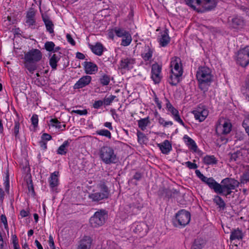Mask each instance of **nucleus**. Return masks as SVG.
I'll return each instance as SVG.
<instances>
[{
  "mask_svg": "<svg viewBox=\"0 0 249 249\" xmlns=\"http://www.w3.org/2000/svg\"><path fill=\"white\" fill-rule=\"evenodd\" d=\"M196 76L199 89L204 92L207 91L213 81L212 70L207 67H199L196 71Z\"/></svg>",
  "mask_w": 249,
  "mask_h": 249,
  "instance_id": "1",
  "label": "nucleus"
},
{
  "mask_svg": "<svg viewBox=\"0 0 249 249\" xmlns=\"http://www.w3.org/2000/svg\"><path fill=\"white\" fill-rule=\"evenodd\" d=\"M187 5L198 12L211 10L216 6L214 0H184Z\"/></svg>",
  "mask_w": 249,
  "mask_h": 249,
  "instance_id": "2",
  "label": "nucleus"
},
{
  "mask_svg": "<svg viewBox=\"0 0 249 249\" xmlns=\"http://www.w3.org/2000/svg\"><path fill=\"white\" fill-rule=\"evenodd\" d=\"M239 185V182L235 179L231 178H226L223 179L218 188L217 194H222L225 196L230 195L232 190H234Z\"/></svg>",
  "mask_w": 249,
  "mask_h": 249,
  "instance_id": "3",
  "label": "nucleus"
},
{
  "mask_svg": "<svg viewBox=\"0 0 249 249\" xmlns=\"http://www.w3.org/2000/svg\"><path fill=\"white\" fill-rule=\"evenodd\" d=\"M99 156L106 164L115 163L117 161V156L114 149L108 146H103L100 148Z\"/></svg>",
  "mask_w": 249,
  "mask_h": 249,
  "instance_id": "4",
  "label": "nucleus"
},
{
  "mask_svg": "<svg viewBox=\"0 0 249 249\" xmlns=\"http://www.w3.org/2000/svg\"><path fill=\"white\" fill-rule=\"evenodd\" d=\"M98 191H93L89 195V198L93 202H99L100 200L107 198L109 196V190L104 183H101L98 185Z\"/></svg>",
  "mask_w": 249,
  "mask_h": 249,
  "instance_id": "5",
  "label": "nucleus"
},
{
  "mask_svg": "<svg viewBox=\"0 0 249 249\" xmlns=\"http://www.w3.org/2000/svg\"><path fill=\"white\" fill-rule=\"evenodd\" d=\"M107 217V214L106 211L101 210L95 213L90 218L89 222L92 227H98L105 224Z\"/></svg>",
  "mask_w": 249,
  "mask_h": 249,
  "instance_id": "6",
  "label": "nucleus"
},
{
  "mask_svg": "<svg viewBox=\"0 0 249 249\" xmlns=\"http://www.w3.org/2000/svg\"><path fill=\"white\" fill-rule=\"evenodd\" d=\"M190 219V213L184 210H181L176 214V217L173 220V223L176 227H184L189 224Z\"/></svg>",
  "mask_w": 249,
  "mask_h": 249,
  "instance_id": "7",
  "label": "nucleus"
},
{
  "mask_svg": "<svg viewBox=\"0 0 249 249\" xmlns=\"http://www.w3.org/2000/svg\"><path fill=\"white\" fill-rule=\"evenodd\" d=\"M237 62L243 67L249 64V46L240 49L237 53Z\"/></svg>",
  "mask_w": 249,
  "mask_h": 249,
  "instance_id": "8",
  "label": "nucleus"
},
{
  "mask_svg": "<svg viewBox=\"0 0 249 249\" xmlns=\"http://www.w3.org/2000/svg\"><path fill=\"white\" fill-rule=\"evenodd\" d=\"M42 54L38 49H32L25 54L24 59L25 61L37 62L42 58Z\"/></svg>",
  "mask_w": 249,
  "mask_h": 249,
  "instance_id": "9",
  "label": "nucleus"
},
{
  "mask_svg": "<svg viewBox=\"0 0 249 249\" xmlns=\"http://www.w3.org/2000/svg\"><path fill=\"white\" fill-rule=\"evenodd\" d=\"M161 67L157 63H155L152 66L151 78L155 84L160 83L161 79L160 75Z\"/></svg>",
  "mask_w": 249,
  "mask_h": 249,
  "instance_id": "10",
  "label": "nucleus"
},
{
  "mask_svg": "<svg viewBox=\"0 0 249 249\" xmlns=\"http://www.w3.org/2000/svg\"><path fill=\"white\" fill-rule=\"evenodd\" d=\"M171 67H172L171 72L174 74H178L182 75L183 70L181 66L180 59L178 57H176L171 62Z\"/></svg>",
  "mask_w": 249,
  "mask_h": 249,
  "instance_id": "11",
  "label": "nucleus"
},
{
  "mask_svg": "<svg viewBox=\"0 0 249 249\" xmlns=\"http://www.w3.org/2000/svg\"><path fill=\"white\" fill-rule=\"evenodd\" d=\"M231 129V124L229 121L223 120L222 124H218L216 126V132L222 134H229Z\"/></svg>",
  "mask_w": 249,
  "mask_h": 249,
  "instance_id": "12",
  "label": "nucleus"
},
{
  "mask_svg": "<svg viewBox=\"0 0 249 249\" xmlns=\"http://www.w3.org/2000/svg\"><path fill=\"white\" fill-rule=\"evenodd\" d=\"M193 113L196 120L202 122L208 115V111L206 109L198 107L194 110Z\"/></svg>",
  "mask_w": 249,
  "mask_h": 249,
  "instance_id": "13",
  "label": "nucleus"
},
{
  "mask_svg": "<svg viewBox=\"0 0 249 249\" xmlns=\"http://www.w3.org/2000/svg\"><path fill=\"white\" fill-rule=\"evenodd\" d=\"M135 63V60L133 58L131 57L124 58L121 60L120 67L121 69L128 70L133 68Z\"/></svg>",
  "mask_w": 249,
  "mask_h": 249,
  "instance_id": "14",
  "label": "nucleus"
},
{
  "mask_svg": "<svg viewBox=\"0 0 249 249\" xmlns=\"http://www.w3.org/2000/svg\"><path fill=\"white\" fill-rule=\"evenodd\" d=\"M91 80V76L86 75L82 77L74 85V89H79L88 85Z\"/></svg>",
  "mask_w": 249,
  "mask_h": 249,
  "instance_id": "15",
  "label": "nucleus"
},
{
  "mask_svg": "<svg viewBox=\"0 0 249 249\" xmlns=\"http://www.w3.org/2000/svg\"><path fill=\"white\" fill-rule=\"evenodd\" d=\"M92 239L89 236H84L80 241L77 249H90Z\"/></svg>",
  "mask_w": 249,
  "mask_h": 249,
  "instance_id": "16",
  "label": "nucleus"
},
{
  "mask_svg": "<svg viewBox=\"0 0 249 249\" xmlns=\"http://www.w3.org/2000/svg\"><path fill=\"white\" fill-rule=\"evenodd\" d=\"M85 71L86 73L92 74L98 71L97 66L91 62H85L84 63Z\"/></svg>",
  "mask_w": 249,
  "mask_h": 249,
  "instance_id": "17",
  "label": "nucleus"
},
{
  "mask_svg": "<svg viewBox=\"0 0 249 249\" xmlns=\"http://www.w3.org/2000/svg\"><path fill=\"white\" fill-rule=\"evenodd\" d=\"M230 25L234 28H241L244 25V20L240 17H235L229 19Z\"/></svg>",
  "mask_w": 249,
  "mask_h": 249,
  "instance_id": "18",
  "label": "nucleus"
},
{
  "mask_svg": "<svg viewBox=\"0 0 249 249\" xmlns=\"http://www.w3.org/2000/svg\"><path fill=\"white\" fill-rule=\"evenodd\" d=\"M160 44L162 47L166 46L170 42V38L169 36L168 30H165L160 33V36L159 38Z\"/></svg>",
  "mask_w": 249,
  "mask_h": 249,
  "instance_id": "19",
  "label": "nucleus"
},
{
  "mask_svg": "<svg viewBox=\"0 0 249 249\" xmlns=\"http://www.w3.org/2000/svg\"><path fill=\"white\" fill-rule=\"evenodd\" d=\"M35 15L36 13L34 10L30 9L29 11H28L26 15V23L29 27L33 26L35 24Z\"/></svg>",
  "mask_w": 249,
  "mask_h": 249,
  "instance_id": "20",
  "label": "nucleus"
},
{
  "mask_svg": "<svg viewBox=\"0 0 249 249\" xmlns=\"http://www.w3.org/2000/svg\"><path fill=\"white\" fill-rule=\"evenodd\" d=\"M161 152L164 154H167L172 149V145L169 141L165 140L163 142L158 144Z\"/></svg>",
  "mask_w": 249,
  "mask_h": 249,
  "instance_id": "21",
  "label": "nucleus"
},
{
  "mask_svg": "<svg viewBox=\"0 0 249 249\" xmlns=\"http://www.w3.org/2000/svg\"><path fill=\"white\" fill-rule=\"evenodd\" d=\"M183 139L190 150L195 152H196L197 146L195 142L192 138L185 135L183 137Z\"/></svg>",
  "mask_w": 249,
  "mask_h": 249,
  "instance_id": "22",
  "label": "nucleus"
},
{
  "mask_svg": "<svg viewBox=\"0 0 249 249\" xmlns=\"http://www.w3.org/2000/svg\"><path fill=\"white\" fill-rule=\"evenodd\" d=\"M92 52L95 54L100 56L102 54L104 47L101 43L97 42L95 45H90Z\"/></svg>",
  "mask_w": 249,
  "mask_h": 249,
  "instance_id": "23",
  "label": "nucleus"
},
{
  "mask_svg": "<svg viewBox=\"0 0 249 249\" xmlns=\"http://www.w3.org/2000/svg\"><path fill=\"white\" fill-rule=\"evenodd\" d=\"M42 18L45 23L47 30L51 34L53 33V24L46 15H42Z\"/></svg>",
  "mask_w": 249,
  "mask_h": 249,
  "instance_id": "24",
  "label": "nucleus"
},
{
  "mask_svg": "<svg viewBox=\"0 0 249 249\" xmlns=\"http://www.w3.org/2000/svg\"><path fill=\"white\" fill-rule=\"evenodd\" d=\"M61 57L60 53L53 54L50 58L49 63L53 70H55L57 67V63Z\"/></svg>",
  "mask_w": 249,
  "mask_h": 249,
  "instance_id": "25",
  "label": "nucleus"
},
{
  "mask_svg": "<svg viewBox=\"0 0 249 249\" xmlns=\"http://www.w3.org/2000/svg\"><path fill=\"white\" fill-rule=\"evenodd\" d=\"M243 234L242 231L238 228L233 230L231 232L230 236L231 240H241L243 238Z\"/></svg>",
  "mask_w": 249,
  "mask_h": 249,
  "instance_id": "26",
  "label": "nucleus"
},
{
  "mask_svg": "<svg viewBox=\"0 0 249 249\" xmlns=\"http://www.w3.org/2000/svg\"><path fill=\"white\" fill-rule=\"evenodd\" d=\"M153 55V50L149 46L145 47L144 52L142 53V57L144 61L150 60Z\"/></svg>",
  "mask_w": 249,
  "mask_h": 249,
  "instance_id": "27",
  "label": "nucleus"
},
{
  "mask_svg": "<svg viewBox=\"0 0 249 249\" xmlns=\"http://www.w3.org/2000/svg\"><path fill=\"white\" fill-rule=\"evenodd\" d=\"M210 188L214 190V192L217 193L218 188L220 187V184L216 182L213 178H209L206 183Z\"/></svg>",
  "mask_w": 249,
  "mask_h": 249,
  "instance_id": "28",
  "label": "nucleus"
},
{
  "mask_svg": "<svg viewBox=\"0 0 249 249\" xmlns=\"http://www.w3.org/2000/svg\"><path fill=\"white\" fill-rule=\"evenodd\" d=\"M149 118L141 119L138 121L139 127L142 131L146 129L147 126L150 124Z\"/></svg>",
  "mask_w": 249,
  "mask_h": 249,
  "instance_id": "29",
  "label": "nucleus"
},
{
  "mask_svg": "<svg viewBox=\"0 0 249 249\" xmlns=\"http://www.w3.org/2000/svg\"><path fill=\"white\" fill-rule=\"evenodd\" d=\"M58 173L56 172L53 173L50 177V185L52 188L56 186L58 184L57 175Z\"/></svg>",
  "mask_w": 249,
  "mask_h": 249,
  "instance_id": "30",
  "label": "nucleus"
},
{
  "mask_svg": "<svg viewBox=\"0 0 249 249\" xmlns=\"http://www.w3.org/2000/svg\"><path fill=\"white\" fill-rule=\"evenodd\" d=\"M36 63V62L25 60L24 65L25 67L30 72L33 73L34 71H35L37 68Z\"/></svg>",
  "mask_w": 249,
  "mask_h": 249,
  "instance_id": "31",
  "label": "nucleus"
},
{
  "mask_svg": "<svg viewBox=\"0 0 249 249\" xmlns=\"http://www.w3.org/2000/svg\"><path fill=\"white\" fill-rule=\"evenodd\" d=\"M172 114L173 115L174 119L178 122L180 124H181L182 125L184 126V123L182 121V120L180 118L179 114H178V110H177L174 107L172 108V109H171L170 111Z\"/></svg>",
  "mask_w": 249,
  "mask_h": 249,
  "instance_id": "32",
  "label": "nucleus"
},
{
  "mask_svg": "<svg viewBox=\"0 0 249 249\" xmlns=\"http://www.w3.org/2000/svg\"><path fill=\"white\" fill-rule=\"evenodd\" d=\"M203 162L206 164L210 165L216 164L217 160L214 156L207 155L204 157Z\"/></svg>",
  "mask_w": 249,
  "mask_h": 249,
  "instance_id": "33",
  "label": "nucleus"
},
{
  "mask_svg": "<svg viewBox=\"0 0 249 249\" xmlns=\"http://www.w3.org/2000/svg\"><path fill=\"white\" fill-rule=\"evenodd\" d=\"M69 144V142L68 141H65L58 148L57 154L62 155L66 154L67 151V147L68 146Z\"/></svg>",
  "mask_w": 249,
  "mask_h": 249,
  "instance_id": "34",
  "label": "nucleus"
},
{
  "mask_svg": "<svg viewBox=\"0 0 249 249\" xmlns=\"http://www.w3.org/2000/svg\"><path fill=\"white\" fill-rule=\"evenodd\" d=\"M213 202L216 205L218 206L220 208L224 209L225 207L226 204L223 199L218 196H215L213 199Z\"/></svg>",
  "mask_w": 249,
  "mask_h": 249,
  "instance_id": "35",
  "label": "nucleus"
},
{
  "mask_svg": "<svg viewBox=\"0 0 249 249\" xmlns=\"http://www.w3.org/2000/svg\"><path fill=\"white\" fill-rule=\"evenodd\" d=\"M181 76V75H178V74H174L173 73H172L170 76V84L173 86L177 85L180 81V78Z\"/></svg>",
  "mask_w": 249,
  "mask_h": 249,
  "instance_id": "36",
  "label": "nucleus"
},
{
  "mask_svg": "<svg viewBox=\"0 0 249 249\" xmlns=\"http://www.w3.org/2000/svg\"><path fill=\"white\" fill-rule=\"evenodd\" d=\"M137 135L138 137V141L141 144L145 143L148 141L146 136L139 130L137 131Z\"/></svg>",
  "mask_w": 249,
  "mask_h": 249,
  "instance_id": "37",
  "label": "nucleus"
},
{
  "mask_svg": "<svg viewBox=\"0 0 249 249\" xmlns=\"http://www.w3.org/2000/svg\"><path fill=\"white\" fill-rule=\"evenodd\" d=\"M132 41V37L130 34L128 33L123 37L121 45L124 46H127L129 45Z\"/></svg>",
  "mask_w": 249,
  "mask_h": 249,
  "instance_id": "38",
  "label": "nucleus"
},
{
  "mask_svg": "<svg viewBox=\"0 0 249 249\" xmlns=\"http://www.w3.org/2000/svg\"><path fill=\"white\" fill-rule=\"evenodd\" d=\"M114 33L117 36L120 37H124L126 34H128V32L124 30V29L121 28H116L114 29Z\"/></svg>",
  "mask_w": 249,
  "mask_h": 249,
  "instance_id": "39",
  "label": "nucleus"
},
{
  "mask_svg": "<svg viewBox=\"0 0 249 249\" xmlns=\"http://www.w3.org/2000/svg\"><path fill=\"white\" fill-rule=\"evenodd\" d=\"M96 133L99 135L105 136L109 139L111 137V133L107 129H101L96 131Z\"/></svg>",
  "mask_w": 249,
  "mask_h": 249,
  "instance_id": "40",
  "label": "nucleus"
},
{
  "mask_svg": "<svg viewBox=\"0 0 249 249\" xmlns=\"http://www.w3.org/2000/svg\"><path fill=\"white\" fill-rule=\"evenodd\" d=\"M110 80L109 76L105 74L100 79V81L103 86H107L109 84Z\"/></svg>",
  "mask_w": 249,
  "mask_h": 249,
  "instance_id": "41",
  "label": "nucleus"
},
{
  "mask_svg": "<svg viewBox=\"0 0 249 249\" xmlns=\"http://www.w3.org/2000/svg\"><path fill=\"white\" fill-rule=\"evenodd\" d=\"M55 44L53 42L48 41L45 44V48L47 51L52 52L54 50Z\"/></svg>",
  "mask_w": 249,
  "mask_h": 249,
  "instance_id": "42",
  "label": "nucleus"
},
{
  "mask_svg": "<svg viewBox=\"0 0 249 249\" xmlns=\"http://www.w3.org/2000/svg\"><path fill=\"white\" fill-rule=\"evenodd\" d=\"M241 156L242 154L240 151L235 152L231 154L230 160L231 161H236Z\"/></svg>",
  "mask_w": 249,
  "mask_h": 249,
  "instance_id": "43",
  "label": "nucleus"
},
{
  "mask_svg": "<svg viewBox=\"0 0 249 249\" xmlns=\"http://www.w3.org/2000/svg\"><path fill=\"white\" fill-rule=\"evenodd\" d=\"M196 176L204 183L206 184L207 182V180H208L209 178L204 176L199 170H196L195 171Z\"/></svg>",
  "mask_w": 249,
  "mask_h": 249,
  "instance_id": "44",
  "label": "nucleus"
},
{
  "mask_svg": "<svg viewBox=\"0 0 249 249\" xmlns=\"http://www.w3.org/2000/svg\"><path fill=\"white\" fill-rule=\"evenodd\" d=\"M158 122L164 127H166L168 125H172L173 123L171 121H165L163 118L160 117L158 119Z\"/></svg>",
  "mask_w": 249,
  "mask_h": 249,
  "instance_id": "45",
  "label": "nucleus"
},
{
  "mask_svg": "<svg viewBox=\"0 0 249 249\" xmlns=\"http://www.w3.org/2000/svg\"><path fill=\"white\" fill-rule=\"evenodd\" d=\"M242 180L244 181H249V166L246 167L245 171L242 177Z\"/></svg>",
  "mask_w": 249,
  "mask_h": 249,
  "instance_id": "46",
  "label": "nucleus"
},
{
  "mask_svg": "<svg viewBox=\"0 0 249 249\" xmlns=\"http://www.w3.org/2000/svg\"><path fill=\"white\" fill-rule=\"evenodd\" d=\"M116 98L115 95H110L108 97H106L104 100V103L106 106L109 105Z\"/></svg>",
  "mask_w": 249,
  "mask_h": 249,
  "instance_id": "47",
  "label": "nucleus"
},
{
  "mask_svg": "<svg viewBox=\"0 0 249 249\" xmlns=\"http://www.w3.org/2000/svg\"><path fill=\"white\" fill-rule=\"evenodd\" d=\"M242 125L245 129L246 132L249 136V115L243 122Z\"/></svg>",
  "mask_w": 249,
  "mask_h": 249,
  "instance_id": "48",
  "label": "nucleus"
},
{
  "mask_svg": "<svg viewBox=\"0 0 249 249\" xmlns=\"http://www.w3.org/2000/svg\"><path fill=\"white\" fill-rule=\"evenodd\" d=\"M50 122L52 123L53 126H55L56 128L61 129L62 125L60 124V122L58 121L57 119H52L51 120Z\"/></svg>",
  "mask_w": 249,
  "mask_h": 249,
  "instance_id": "49",
  "label": "nucleus"
},
{
  "mask_svg": "<svg viewBox=\"0 0 249 249\" xmlns=\"http://www.w3.org/2000/svg\"><path fill=\"white\" fill-rule=\"evenodd\" d=\"M19 129V123L18 122H15V126L14 127V134L16 137L18 136Z\"/></svg>",
  "mask_w": 249,
  "mask_h": 249,
  "instance_id": "50",
  "label": "nucleus"
},
{
  "mask_svg": "<svg viewBox=\"0 0 249 249\" xmlns=\"http://www.w3.org/2000/svg\"><path fill=\"white\" fill-rule=\"evenodd\" d=\"M186 166L191 169H196L197 168V165L195 163H192L191 161H187L185 163Z\"/></svg>",
  "mask_w": 249,
  "mask_h": 249,
  "instance_id": "51",
  "label": "nucleus"
},
{
  "mask_svg": "<svg viewBox=\"0 0 249 249\" xmlns=\"http://www.w3.org/2000/svg\"><path fill=\"white\" fill-rule=\"evenodd\" d=\"M31 121L32 124L34 126H36L38 124V116L36 114H34L31 118Z\"/></svg>",
  "mask_w": 249,
  "mask_h": 249,
  "instance_id": "52",
  "label": "nucleus"
},
{
  "mask_svg": "<svg viewBox=\"0 0 249 249\" xmlns=\"http://www.w3.org/2000/svg\"><path fill=\"white\" fill-rule=\"evenodd\" d=\"M72 112L76 113L80 115H87L88 114V111L87 109L84 110H73Z\"/></svg>",
  "mask_w": 249,
  "mask_h": 249,
  "instance_id": "53",
  "label": "nucleus"
},
{
  "mask_svg": "<svg viewBox=\"0 0 249 249\" xmlns=\"http://www.w3.org/2000/svg\"><path fill=\"white\" fill-rule=\"evenodd\" d=\"M203 245L198 241H195L193 246V249H202Z\"/></svg>",
  "mask_w": 249,
  "mask_h": 249,
  "instance_id": "54",
  "label": "nucleus"
},
{
  "mask_svg": "<svg viewBox=\"0 0 249 249\" xmlns=\"http://www.w3.org/2000/svg\"><path fill=\"white\" fill-rule=\"evenodd\" d=\"M103 104V101L101 100L96 101L94 102L93 105V107L94 108H98L101 107Z\"/></svg>",
  "mask_w": 249,
  "mask_h": 249,
  "instance_id": "55",
  "label": "nucleus"
},
{
  "mask_svg": "<svg viewBox=\"0 0 249 249\" xmlns=\"http://www.w3.org/2000/svg\"><path fill=\"white\" fill-rule=\"evenodd\" d=\"M66 37H67V40L73 46H74L75 44V42L74 41V40H73V39L72 38L71 36V35L68 34L67 35H66Z\"/></svg>",
  "mask_w": 249,
  "mask_h": 249,
  "instance_id": "56",
  "label": "nucleus"
},
{
  "mask_svg": "<svg viewBox=\"0 0 249 249\" xmlns=\"http://www.w3.org/2000/svg\"><path fill=\"white\" fill-rule=\"evenodd\" d=\"M49 244L50 247L52 249H55L53 239V236L51 235H50L49 236Z\"/></svg>",
  "mask_w": 249,
  "mask_h": 249,
  "instance_id": "57",
  "label": "nucleus"
},
{
  "mask_svg": "<svg viewBox=\"0 0 249 249\" xmlns=\"http://www.w3.org/2000/svg\"><path fill=\"white\" fill-rule=\"evenodd\" d=\"M52 139V137L50 135L47 134V133H44L42 134L41 136V140L42 141H49Z\"/></svg>",
  "mask_w": 249,
  "mask_h": 249,
  "instance_id": "58",
  "label": "nucleus"
},
{
  "mask_svg": "<svg viewBox=\"0 0 249 249\" xmlns=\"http://www.w3.org/2000/svg\"><path fill=\"white\" fill-rule=\"evenodd\" d=\"M145 226V224L143 223L137 225L135 229V232H141L142 231V227H144Z\"/></svg>",
  "mask_w": 249,
  "mask_h": 249,
  "instance_id": "59",
  "label": "nucleus"
},
{
  "mask_svg": "<svg viewBox=\"0 0 249 249\" xmlns=\"http://www.w3.org/2000/svg\"><path fill=\"white\" fill-rule=\"evenodd\" d=\"M12 239H13V244L14 247H16V246H19L18 244V238H17L16 235H13Z\"/></svg>",
  "mask_w": 249,
  "mask_h": 249,
  "instance_id": "60",
  "label": "nucleus"
},
{
  "mask_svg": "<svg viewBox=\"0 0 249 249\" xmlns=\"http://www.w3.org/2000/svg\"><path fill=\"white\" fill-rule=\"evenodd\" d=\"M1 220L2 222L3 223L4 225L5 226V228H6L8 225H7V219H6V216L5 215H2L1 216Z\"/></svg>",
  "mask_w": 249,
  "mask_h": 249,
  "instance_id": "61",
  "label": "nucleus"
},
{
  "mask_svg": "<svg viewBox=\"0 0 249 249\" xmlns=\"http://www.w3.org/2000/svg\"><path fill=\"white\" fill-rule=\"evenodd\" d=\"M39 145L40 147L43 149L45 150L47 148V143L46 142L44 141H41L39 142Z\"/></svg>",
  "mask_w": 249,
  "mask_h": 249,
  "instance_id": "62",
  "label": "nucleus"
},
{
  "mask_svg": "<svg viewBox=\"0 0 249 249\" xmlns=\"http://www.w3.org/2000/svg\"><path fill=\"white\" fill-rule=\"evenodd\" d=\"M76 57L79 59H84L85 58V55L83 53L79 52H77L76 53Z\"/></svg>",
  "mask_w": 249,
  "mask_h": 249,
  "instance_id": "63",
  "label": "nucleus"
},
{
  "mask_svg": "<svg viewBox=\"0 0 249 249\" xmlns=\"http://www.w3.org/2000/svg\"><path fill=\"white\" fill-rule=\"evenodd\" d=\"M20 214L22 217H25L28 215L29 212L24 210H22L20 211Z\"/></svg>",
  "mask_w": 249,
  "mask_h": 249,
  "instance_id": "64",
  "label": "nucleus"
}]
</instances>
